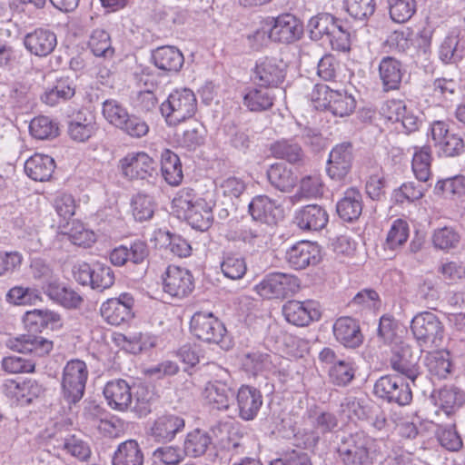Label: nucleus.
Segmentation results:
<instances>
[{
    "label": "nucleus",
    "mask_w": 465,
    "mask_h": 465,
    "mask_svg": "<svg viewBox=\"0 0 465 465\" xmlns=\"http://www.w3.org/2000/svg\"><path fill=\"white\" fill-rule=\"evenodd\" d=\"M327 173L332 180L346 182L349 173V143L337 144L331 151L327 162Z\"/></svg>",
    "instance_id": "25"
},
{
    "label": "nucleus",
    "mask_w": 465,
    "mask_h": 465,
    "mask_svg": "<svg viewBox=\"0 0 465 465\" xmlns=\"http://www.w3.org/2000/svg\"><path fill=\"white\" fill-rule=\"evenodd\" d=\"M55 168L54 160L46 154L35 153L25 163V172L31 179L38 182L49 180Z\"/></svg>",
    "instance_id": "28"
},
{
    "label": "nucleus",
    "mask_w": 465,
    "mask_h": 465,
    "mask_svg": "<svg viewBox=\"0 0 465 465\" xmlns=\"http://www.w3.org/2000/svg\"><path fill=\"white\" fill-rule=\"evenodd\" d=\"M160 110L166 124L170 126H175L195 114L197 99L191 89H176L161 104Z\"/></svg>",
    "instance_id": "2"
},
{
    "label": "nucleus",
    "mask_w": 465,
    "mask_h": 465,
    "mask_svg": "<svg viewBox=\"0 0 465 465\" xmlns=\"http://www.w3.org/2000/svg\"><path fill=\"white\" fill-rule=\"evenodd\" d=\"M177 143L188 151H195L204 143L203 126L190 127L184 130L181 135L177 134Z\"/></svg>",
    "instance_id": "59"
},
{
    "label": "nucleus",
    "mask_w": 465,
    "mask_h": 465,
    "mask_svg": "<svg viewBox=\"0 0 465 465\" xmlns=\"http://www.w3.org/2000/svg\"><path fill=\"white\" fill-rule=\"evenodd\" d=\"M272 41L291 44L303 34L302 24L292 14H282L276 18H268Z\"/></svg>",
    "instance_id": "14"
},
{
    "label": "nucleus",
    "mask_w": 465,
    "mask_h": 465,
    "mask_svg": "<svg viewBox=\"0 0 465 465\" xmlns=\"http://www.w3.org/2000/svg\"><path fill=\"white\" fill-rule=\"evenodd\" d=\"M459 89L457 81L452 78L440 77L433 81V95L439 99L451 101Z\"/></svg>",
    "instance_id": "62"
},
{
    "label": "nucleus",
    "mask_w": 465,
    "mask_h": 465,
    "mask_svg": "<svg viewBox=\"0 0 465 465\" xmlns=\"http://www.w3.org/2000/svg\"><path fill=\"white\" fill-rule=\"evenodd\" d=\"M431 149L430 145L416 148L412 157L411 168L413 173L420 182H427L430 175Z\"/></svg>",
    "instance_id": "41"
},
{
    "label": "nucleus",
    "mask_w": 465,
    "mask_h": 465,
    "mask_svg": "<svg viewBox=\"0 0 465 465\" xmlns=\"http://www.w3.org/2000/svg\"><path fill=\"white\" fill-rule=\"evenodd\" d=\"M272 364L271 355L259 350L247 352L242 359L244 370L253 375L270 370Z\"/></svg>",
    "instance_id": "47"
},
{
    "label": "nucleus",
    "mask_w": 465,
    "mask_h": 465,
    "mask_svg": "<svg viewBox=\"0 0 465 465\" xmlns=\"http://www.w3.org/2000/svg\"><path fill=\"white\" fill-rule=\"evenodd\" d=\"M104 117L114 126L119 128L129 113L119 102L114 99L105 100L102 110Z\"/></svg>",
    "instance_id": "54"
},
{
    "label": "nucleus",
    "mask_w": 465,
    "mask_h": 465,
    "mask_svg": "<svg viewBox=\"0 0 465 465\" xmlns=\"http://www.w3.org/2000/svg\"><path fill=\"white\" fill-rule=\"evenodd\" d=\"M190 330L194 337L204 342L219 344L223 349L231 346L224 324L212 312H195L190 322Z\"/></svg>",
    "instance_id": "4"
},
{
    "label": "nucleus",
    "mask_w": 465,
    "mask_h": 465,
    "mask_svg": "<svg viewBox=\"0 0 465 465\" xmlns=\"http://www.w3.org/2000/svg\"><path fill=\"white\" fill-rule=\"evenodd\" d=\"M158 235L166 243V248L174 255L178 257H187L190 255L192 251L191 245L182 236L161 231Z\"/></svg>",
    "instance_id": "55"
},
{
    "label": "nucleus",
    "mask_w": 465,
    "mask_h": 465,
    "mask_svg": "<svg viewBox=\"0 0 465 465\" xmlns=\"http://www.w3.org/2000/svg\"><path fill=\"white\" fill-rule=\"evenodd\" d=\"M434 192L436 194L461 195L465 193V176L455 175L438 181Z\"/></svg>",
    "instance_id": "58"
},
{
    "label": "nucleus",
    "mask_w": 465,
    "mask_h": 465,
    "mask_svg": "<svg viewBox=\"0 0 465 465\" xmlns=\"http://www.w3.org/2000/svg\"><path fill=\"white\" fill-rule=\"evenodd\" d=\"M163 289L172 297L183 298L194 289L191 272L185 268L169 265L162 275Z\"/></svg>",
    "instance_id": "11"
},
{
    "label": "nucleus",
    "mask_w": 465,
    "mask_h": 465,
    "mask_svg": "<svg viewBox=\"0 0 465 465\" xmlns=\"http://www.w3.org/2000/svg\"><path fill=\"white\" fill-rule=\"evenodd\" d=\"M88 369L84 361L74 359L69 361L63 370L61 380V394L63 401L71 407L78 403L85 390Z\"/></svg>",
    "instance_id": "3"
},
{
    "label": "nucleus",
    "mask_w": 465,
    "mask_h": 465,
    "mask_svg": "<svg viewBox=\"0 0 465 465\" xmlns=\"http://www.w3.org/2000/svg\"><path fill=\"white\" fill-rule=\"evenodd\" d=\"M409 237V225L402 219L395 220L387 234L386 245L394 250L402 245Z\"/></svg>",
    "instance_id": "60"
},
{
    "label": "nucleus",
    "mask_w": 465,
    "mask_h": 465,
    "mask_svg": "<svg viewBox=\"0 0 465 465\" xmlns=\"http://www.w3.org/2000/svg\"><path fill=\"white\" fill-rule=\"evenodd\" d=\"M389 3L390 16L395 23H405L416 13L415 0H387Z\"/></svg>",
    "instance_id": "50"
},
{
    "label": "nucleus",
    "mask_w": 465,
    "mask_h": 465,
    "mask_svg": "<svg viewBox=\"0 0 465 465\" xmlns=\"http://www.w3.org/2000/svg\"><path fill=\"white\" fill-rule=\"evenodd\" d=\"M296 221L301 229L319 231L327 224L328 214L321 206L310 204L299 211Z\"/></svg>",
    "instance_id": "30"
},
{
    "label": "nucleus",
    "mask_w": 465,
    "mask_h": 465,
    "mask_svg": "<svg viewBox=\"0 0 465 465\" xmlns=\"http://www.w3.org/2000/svg\"><path fill=\"white\" fill-rule=\"evenodd\" d=\"M267 177L270 183L281 192L291 191L297 183V177L284 164H272L267 171Z\"/></svg>",
    "instance_id": "37"
},
{
    "label": "nucleus",
    "mask_w": 465,
    "mask_h": 465,
    "mask_svg": "<svg viewBox=\"0 0 465 465\" xmlns=\"http://www.w3.org/2000/svg\"><path fill=\"white\" fill-rule=\"evenodd\" d=\"M300 288L299 279L289 273L272 272L256 285L257 292L265 299L285 298Z\"/></svg>",
    "instance_id": "8"
},
{
    "label": "nucleus",
    "mask_w": 465,
    "mask_h": 465,
    "mask_svg": "<svg viewBox=\"0 0 465 465\" xmlns=\"http://www.w3.org/2000/svg\"><path fill=\"white\" fill-rule=\"evenodd\" d=\"M88 46L95 56L112 57L114 53L110 35L104 29H95L92 32Z\"/></svg>",
    "instance_id": "48"
},
{
    "label": "nucleus",
    "mask_w": 465,
    "mask_h": 465,
    "mask_svg": "<svg viewBox=\"0 0 465 465\" xmlns=\"http://www.w3.org/2000/svg\"><path fill=\"white\" fill-rule=\"evenodd\" d=\"M133 215L136 221L143 222L153 217L154 205L152 197L143 193H137L132 200Z\"/></svg>",
    "instance_id": "53"
},
{
    "label": "nucleus",
    "mask_w": 465,
    "mask_h": 465,
    "mask_svg": "<svg viewBox=\"0 0 465 465\" xmlns=\"http://www.w3.org/2000/svg\"><path fill=\"white\" fill-rule=\"evenodd\" d=\"M232 241H239L252 246H261L265 242V234L260 225L241 224L227 234Z\"/></svg>",
    "instance_id": "38"
},
{
    "label": "nucleus",
    "mask_w": 465,
    "mask_h": 465,
    "mask_svg": "<svg viewBox=\"0 0 465 465\" xmlns=\"http://www.w3.org/2000/svg\"><path fill=\"white\" fill-rule=\"evenodd\" d=\"M427 135L440 155L457 157L465 151L463 138L459 134L451 132L449 124L445 121H433L430 125Z\"/></svg>",
    "instance_id": "6"
},
{
    "label": "nucleus",
    "mask_w": 465,
    "mask_h": 465,
    "mask_svg": "<svg viewBox=\"0 0 465 465\" xmlns=\"http://www.w3.org/2000/svg\"><path fill=\"white\" fill-rule=\"evenodd\" d=\"M436 437L440 446L450 451H458L462 448V440L455 426L439 427Z\"/></svg>",
    "instance_id": "56"
},
{
    "label": "nucleus",
    "mask_w": 465,
    "mask_h": 465,
    "mask_svg": "<svg viewBox=\"0 0 465 465\" xmlns=\"http://www.w3.org/2000/svg\"><path fill=\"white\" fill-rule=\"evenodd\" d=\"M123 175L129 180H145L149 183L157 178L156 163L144 152L129 153L119 162Z\"/></svg>",
    "instance_id": "7"
},
{
    "label": "nucleus",
    "mask_w": 465,
    "mask_h": 465,
    "mask_svg": "<svg viewBox=\"0 0 465 465\" xmlns=\"http://www.w3.org/2000/svg\"><path fill=\"white\" fill-rule=\"evenodd\" d=\"M334 94L335 91L331 90L328 85L317 84L309 96L312 106L316 110H323L329 107Z\"/></svg>",
    "instance_id": "63"
},
{
    "label": "nucleus",
    "mask_w": 465,
    "mask_h": 465,
    "mask_svg": "<svg viewBox=\"0 0 465 465\" xmlns=\"http://www.w3.org/2000/svg\"><path fill=\"white\" fill-rule=\"evenodd\" d=\"M282 313L288 322L296 326H306L319 320L321 313L313 301H288L282 307Z\"/></svg>",
    "instance_id": "18"
},
{
    "label": "nucleus",
    "mask_w": 465,
    "mask_h": 465,
    "mask_svg": "<svg viewBox=\"0 0 465 465\" xmlns=\"http://www.w3.org/2000/svg\"><path fill=\"white\" fill-rule=\"evenodd\" d=\"M431 240L436 249L449 251L459 245L460 235L454 228L444 226L434 230Z\"/></svg>",
    "instance_id": "49"
},
{
    "label": "nucleus",
    "mask_w": 465,
    "mask_h": 465,
    "mask_svg": "<svg viewBox=\"0 0 465 465\" xmlns=\"http://www.w3.org/2000/svg\"><path fill=\"white\" fill-rule=\"evenodd\" d=\"M4 393L14 402L27 405L38 398L44 391L42 385L35 380H7L4 383Z\"/></svg>",
    "instance_id": "15"
},
{
    "label": "nucleus",
    "mask_w": 465,
    "mask_h": 465,
    "mask_svg": "<svg viewBox=\"0 0 465 465\" xmlns=\"http://www.w3.org/2000/svg\"><path fill=\"white\" fill-rule=\"evenodd\" d=\"M351 465L371 464L370 451L374 445V440L364 431H357L351 436Z\"/></svg>",
    "instance_id": "33"
},
{
    "label": "nucleus",
    "mask_w": 465,
    "mask_h": 465,
    "mask_svg": "<svg viewBox=\"0 0 465 465\" xmlns=\"http://www.w3.org/2000/svg\"><path fill=\"white\" fill-rule=\"evenodd\" d=\"M374 393L377 397L400 406L408 405L412 401L410 384L395 375H385L377 380Z\"/></svg>",
    "instance_id": "9"
},
{
    "label": "nucleus",
    "mask_w": 465,
    "mask_h": 465,
    "mask_svg": "<svg viewBox=\"0 0 465 465\" xmlns=\"http://www.w3.org/2000/svg\"><path fill=\"white\" fill-rule=\"evenodd\" d=\"M203 396L213 408L218 411H226L230 406L232 390L224 382L210 381L205 385Z\"/></svg>",
    "instance_id": "29"
},
{
    "label": "nucleus",
    "mask_w": 465,
    "mask_h": 465,
    "mask_svg": "<svg viewBox=\"0 0 465 465\" xmlns=\"http://www.w3.org/2000/svg\"><path fill=\"white\" fill-rule=\"evenodd\" d=\"M114 271L110 266L98 262L93 263L92 289L98 292L109 289L114 285Z\"/></svg>",
    "instance_id": "51"
},
{
    "label": "nucleus",
    "mask_w": 465,
    "mask_h": 465,
    "mask_svg": "<svg viewBox=\"0 0 465 465\" xmlns=\"http://www.w3.org/2000/svg\"><path fill=\"white\" fill-rule=\"evenodd\" d=\"M153 64L166 73H177L182 68L184 58L180 50L174 46H160L153 51Z\"/></svg>",
    "instance_id": "26"
},
{
    "label": "nucleus",
    "mask_w": 465,
    "mask_h": 465,
    "mask_svg": "<svg viewBox=\"0 0 465 465\" xmlns=\"http://www.w3.org/2000/svg\"><path fill=\"white\" fill-rule=\"evenodd\" d=\"M236 402L239 417L250 421L256 418L262 406V394L254 387L242 385L237 391Z\"/></svg>",
    "instance_id": "20"
},
{
    "label": "nucleus",
    "mask_w": 465,
    "mask_h": 465,
    "mask_svg": "<svg viewBox=\"0 0 465 465\" xmlns=\"http://www.w3.org/2000/svg\"><path fill=\"white\" fill-rule=\"evenodd\" d=\"M243 104L251 112H262L273 105V96L266 89L252 88L243 96Z\"/></svg>",
    "instance_id": "45"
},
{
    "label": "nucleus",
    "mask_w": 465,
    "mask_h": 465,
    "mask_svg": "<svg viewBox=\"0 0 465 465\" xmlns=\"http://www.w3.org/2000/svg\"><path fill=\"white\" fill-rule=\"evenodd\" d=\"M6 346L20 353H33L36 356H44L51 351L53 342L41 336L23 334L8 339Z\"/></svg>",
    "instance_id": "22"
},
{
    "label": "nucleus",
    "mask_w": 465,
    "mask_h": 465,
    "mask_svg": "<svg viewBox=\"0 0 465 465\" xmlns=\"http://www.w3.org/2000/svg\"><path fill=\"white\" fill-rule=\"evenodd\" d=\"M426 365L430 373L439 379H445L451 372L452 363L450 353L444 351L429 353Z\"/></svg>",
    "instance_id": "44"
},
{
    "label": "nucleus",
    "mask_w": 465,
    "mask_h": 465,
    "mask_svg": "<svg viewBox=\"0 0 465 465\" xmlns=\"http://www.w3.org/2000/svg\"><path fill=\"white\" fill-rule=\"evenodd\" d=\"M161 172L165 182L172 185H179L183 178L182 163L179 156L169 149L161 154Z\"/></svg>",
    "instance_id": "32"
},
{
    "label": "nucleus",
    "mask_w": 465,
    "mask_h": 465,
    "mask_svg": "<svg viewBox=\"0 0 465 465\" xmlns=\"http://www.w3.org/2000/svg\"><path fill=\"white\" fill-rule=\"evenodd\" d=\"M221 270L228 279H242L247 271L245 259L238 253L225 252L221 262Z\"/></svg>",
    "instance_id": "46"
},
{
    "label": "nucleus",
    "mask_w": 465,
    "mask_h": 465,
    "mask_svg": "<svg viewBox=\"0 0 465 465\" xmlns=\"http://www.w3.org/2000/svg\"><path fill=\"white\" fill-rule=\"evenodd\" d=\"M249 213L252 219L261 223H276L282 216V209L275 201L267 195H257L249 203Z\"/></svg>",
    "instance_id": "23"
},
{
    "label": "nucleus",
    "mask_w": 465,
    "mask_h": 465,
    "mask_svg": "<svg viewBox=\"0 0 465 465\" xmlns=\"http://www.w3.org/2000/svg\"><path fill=\"white\" fill-rule=\"evenodd\" d=\"M6 301L15 305H34L41 301V296L37 289L15 286L6 293Z\"/></svg>",
    "instance_id": "52"
},
{
    "label": "nucleus",
    "mask_w": 465,
    "mask_h": 465,
    "mask_svg": "<svg viewBox=\"0 0 465 465\" xmlns=\"http://www.w3.org/2000/svg\"><path fill=\"white\" fill-rule=\"evenodd\" d=\"M143 453L134 440L119 444L113 457V465H143Z\"/></svg>",
    "instance_id": "34"
},
{
    "label": "nucleus",
    "mask_w": 465,
    "mask_h": 465,
    "mask_svg": "<svg viewBox=\"0 0 465 465\" xmlns=\"http://www.w3.org/2000/svg\"><path fill=\"white\" fill-rule=\"evenodd\" d=\"M309 417L313 427L322 434L333 431L339 425L336 415L329 411H311Z\"/></svg>",
    "instance_id": "57"
},
{
    "label": "nucleus",
    "mask_w": 465,
    "mask_h": 465,
    "mask_svg": "<svg viewBox=\"0 0 465 465\" xmlns=\"http://www.w3.org/2000/svg\"><path fill=\"white\" fill-rule=\"evenodd\" d=\"M173 205L195 230L204 232L213 222V205L192 188H182L173 198Z\"/></svg>",
    "instance_id": "1"
},
{
    "label": "nucleus",
    "mask_w": 465,
    "mask_h": 465,
    "mask_svg": "<svg viewBox=\"0 0 465 465\" xmlns=\"http://www.w3.org/2000/svg\"><path fill=\"white\" fill-rule=\"evenodd\" d=\"M50 300L66 309L79 308L83 298L73 289L66 287L57 279L45 287L44 292Z\"/></svg>",
    "instance_id": "27"
},
{
    "label": "nucleus",
    "mask_w": 465,
    "mask_h": 465,
    "mask_svg": "<svg viewBox=\"0 0 465 465\" xmlns=\"http://www.w3.org/2000/svg\"><path fill=\"white\" fill-rule=\"evenodd\" d=\"M29 131L38 140H50L58 136V124L48 116L40 115L31 120Z\"/></svg>",
    "instance_id": "42"
},
{
    "label": "nucleus",
    "mask_w": 465,
    "mask_h": 465,
    "mask_svg": "<svg viewBox=\"0 0 465 465\" xmlns=\"http://www.w3.org/2000/svg\"><path fill=\"white\" fill-rule=\"evenodd\" d=\"M24 45L31 54L45 57L55 49L57 37L52 30L40 27L25 35Z\"/></svg>",
    "instance_id": "17"
},
{
    "label": "nucleus",
    "mask_w": 465,
    "mask_h": 465,
    "mask_svg": "<svg viewBox=\"0 0 465 465\" xmlns=\"http://www.w3.org/2000/svg\"><path fill=\"white\" fill-rule=\"evenodd\" d=\"M211 442L212 439L207 432L194 430L186 435L183 442L184 454L192 458L201 457L206 452Z\"/></svg>",
    "instance_id": "39"
},
{
    "label": "nucleus",
    "mask_w": 465,
    "mask_h": 465,
    "mask_svg": "<svg viewBox=\"0 0 465 465\" xmlns=\"http://www.w3.org/2000/svg\"><path fill=\"white\" fill-rule=\"evenodd\" d=\"M185 426L184 420L175 414H164L158 417L152 424L149 436L159 443L172 441Z\"/></svg>",
    "instance_id": "19"
},
{
    "label": "nucleus",
    "mask_w": 465,
    "mask_h": 465,
    "mask_svg": "<svg viewBox=\"0 0 465 465\" xmlns=\"http://www.w3.org/2000/svg\"><path fill=\"white\" fill-rule=\"evenodd\" d=\"M271 152L275 158L286 160L291 163H302L304 157L302 147L289 140L275 142L271 145Z\"/></svg>",
    "instance_id": "43"
},
{
    "label": "nucleus",
    "mask_w": 465,
    "mask_h": 465,
    "mask_svg": "<svg viewBox=\"0 0 465 465\" xmlns=\"http://www.w3.org/2000/svg\"><path fill=\"white\" fill-rule=\"evenodd\" d=\"M118 129L133 138H141L148 134L149 125L141 117L129 114Z\"/></svg>",
    "instance_id": "61"
},
{
    "label": "nucleus",
    "mask_w": 465,
    "mask_h": 465,
    "mask_svg": "<svg viewBox=\"0 0 465 465\" xmlns=\"http://www.w3.org/2000/svg\"><path fill=\"white\" fill-rule=\"evenodd\" d=\"M411 331L420 347V351L440 347L444 337V327L439 318L430 312L415 315L411 322Z\"/></svg>",
    "instance_id": "5"
},
{
    "label": "nucleus",
    "mask_w": 465,
    "mask_h": 465,
    "mask_svg": "<svg viewBox=\"0 0 465 465\" xmlns=\"http://www.w3.org/2000/svg\"><path fill=\"white\" fill-rule=\"evenodd\" d=\"M439 54L445 64L460 61L465 55V34L449 35L440 45Z\"/></svg>",
    "instance_id": "31"
},
{
    "label": "nucleus",
    "mask_w": 465,
    "mask_h": 465,
    "mask_svg": "<svg viewBox=\"0 0 465 465\" xmlns=\"http://www.w3.org/2000/svg\"><path fill=\"white\" fill-rule=\"evenodd\" d=\"M60 321L59 314L48 310H34L27 312L24 322L29 332H42L43 330Z\"/></svg>",
    "instance_id": "36"
},
{
    "label": "nucleus",
    "mask_w": 465,
    "mask_h": 465,
    "mask_svg": "<svg viewBox=\"0 0 465 465\" xmlns=\"http://www.w3.org/2000/svg\"><path fill=\"white\" fill-rule=\"evenodd\" d=\"M380 77L386 90L397 89L401 82V64L390 56L384 57L379 66Z\"/></svg>",
    "instance_id": "35"
},
{
    "label": "nucleus",
    "mask_w": 465,
    "mask_h": 465,
    "mask_svg": "<svg viewBox=\"0 0 465 465\" xmlns=\"http://www.w3.org/2000/svg\"><path fill=\"white\" fill-rule=\"evenodd\" d=\"M134 299L129 292H123L118 297L111 298L102 303L101 316L111 325L120 326L134 318Z\"/></svg>",
    "instance_id": "10"
},
{
    "label": "nucleus",
    "mask_w": 465,
    "mask_h": 465,
    "mask_svg": "<svg viewBox=\"0 0 465 465\" xmlns=\"http://www.w3.org/2000/svg\"><path fill=\"white\" fill-rule=\"evenodd\" d=\"M465 403V393L455 386H445L438 391L437 404L448 415Z\"/></svg>",
    "instance_id": "40"
},
{
    "label": "nucleus",
    "mask_w": 465,
    "mask_h": 465,
    "mask_svg": "<svg viewBox=\"0 0 465 465\" xmlns=\"http://www.w3.org/2000/svg\"><path fill=\"white\" fill-rule=\"evenodd\" d=\"M97 130L94 114L88 110H81L68 123V134L76 142H85Z\"/></svg>",
    "instance_id": "24"
},
{
    "label": "nucleus",
    "mask_w": 465,
    "mask_h": 465,
    "mask_svg": "<svg viewBox=\"0 0 465 465\" xmlns=\"http://www.w3.org/2000/svg\"><path fill=\"white\" fill-rule=\"evenodd\" d=\"M321 250L318 244L302 241L293 244L286 252V259L291 267L302 270L316 265L321 261Z\"/></svg>",
    "instance_id": "16"
},
{
    "label": "nucleus",
    "mask_w": 465,
    "mask_h": 465,
    "mask_svg": "<svg viewBox=\"0 0 465 465\" xmlns=\"http://www.w3.org/2000/svg\"><path fill=\"white\" fill-rule=\"evenodd\" d=\"M420 355L411 345L401 342L392 348L390 363L393 371L404 375L412 383L420 375Z\"/></svg>",
    "instance_id": "12"
},
{
    "label": "nucleus",
    "mask_w": 465,
    "mask_h": 465,
    "mask_svg": "<svg viewBox=\"0 0 465 465\" xmlns=\"http://www.w3.org/2000/svg\"><path fill=\"white\" fill-rule=\"evenodd\" d=\"M287 64L276 57H263L257 61L253 78L261 86L276 87L285 78Z\"/></svg>",
    "instance_id": "13"
},
{
    "label": "nucleus",
    "mask_w": 465,
    "mask_h": 465,
    "mask_svg": "<svg viewBox=\"0 0 465 465\" xmlns=\"http://www.w3.org/2000/svg\"><path fill=\"white\" fill-rule=\"evenodd\" d=\"M154 465H177L182 460L183 455L180 450L173 446L157 448L152 455Z\"/></svg>",
    "instance_id": "64"
},
{
    "label": "nucleus",
    "mask_w": 465,
    "mask_h": 465,
    "mask_svg": "<svg viewBox=\"0 0 465 465\" xmlns=\"http://www.w3.org/2000/svg\"><path fill=\"white\" fill-rule=\"evenodd\" d=\"M108 406L118 411H125L132 404V391L129 383L123 379L108 381L103 391Z\"/></svg>",
    "instance_id": "21"
}]
</instances>
